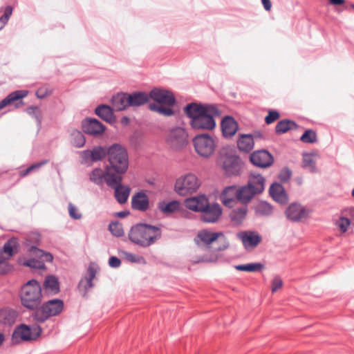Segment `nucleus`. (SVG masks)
<instances>
[{
	"mask_svg": "<svg viewBox=\"0 0 354 354\" xmlns=\"http://www.w3.org/2000/svg\"><path fill=\"white\" fill-rule=\"evenodd\" d=\"M185 111L194 129L212 130L216 126L214 118L221 115V111L214 104L192 103L186 106Z\"/></svg>",
	"mask_w": 354,
	"mask_h": 354,
	"instance_id": "obj_1",
	"label": "nucleus"
},
{
	"mask_svg": "<svg viewBox=\"0 0 354 354\" xmlns=\"http://www.w3.org/2000/svg\"><path fill=\"white\" fill-rule=\"evenodd\" d=\"M198 239L205 245L204 254L201 259L194 260L195 263L215 262L219 255L218 252L229 247V241L222 232H213L207 230L198 232Z\"/></svg>",
	"mask_w": 354,
	"mask_h": 354,
	"instance_id": "obj_2",
	"label": "nucleus"
},
{
	"mask_svg": "<svg viewBox=\"0 0 354 354\" xmlns=\"http://www.w3.org/2000/svg\"><path fill=\"white\" fill-rule=\"evenodd\" d=\"M161 237L160 228L151 225L138 223L131 227L129 238L131 242L142 247H148Z\"/></svg>",
	"mask_w": 354,
	"mask_h": 354,
	"instance_id": "obj_3",
	"label": "nucleus"
},
{
	"mask_svg": "<svg viewBox=\"0 0 354 354\" xmlns=\"http://www.w3.org/2000/svg\"><path fill=\"white\" fill-rule=\"evenodd\" d=\"M107 165L114 176L120 178L124 174L129 168V157L127 150L122 145L114 144L108 148Z\"/></svg>",
	"mask_w": 354,
	"mask_h": 354,
	"instance_id": "obj_4",
	"label": "nucleus"
},
{
	"mask_svg": "<svg viewBox=\"0 0 354 354\" xmlns=\"http://www.w3.org/2000/svg\"><path fill=\"white\" fill-rule=\"evenodd\" d=\"M265 189V178L260 174L252 173L246 185L237 187L238 201L247 205L254 197L262 193Z\"/></svg>",
	"mask_w": 354,
	"mask_h": 354,
	"instance_id": "obj_5",
	"label": "nucleus"
},
{
	"mask_svg": "<svg viewBox=\"0 0 354 354\" xmlns=\"http://www.w3.org/2000/svg\"><path fill=\"white\" fill-rule=\"evenodd\" d=\"M150 97L156 102L149 104L150 110L165 116L174 114L171 106L175 103V97L171 92L155 88L150 92Z\"/></svg>",
	"mask_w": 354,
	"mask_h": 354,
	"instance_id": "obj_6",
	"label": "nucleus"
},
{
	"mask_svg": "<svg viewBox=\"0 0 354 354\" xmlns=\"http://www.w3.org/2000/svg\"><path fill=\"white\" fill-rule=\"evenodd\" d=\"M23 306L28 309L37 308L41 301V288L36 280L28 281L21 288L20 294Z\"/></svg>",
	"mask_w": 354,
	"mask_h": 354,
	"instance_id": "obj_7",
	"label": "nucleus"
},
{
	"mask_svg": "<svg viewBox=\"0 0 354 354\" xmlns=\"http://www.w3.org/2000/svg\"><path fill=\"white\" fill-rule=\"evenodd\" d=\"M201 186V181L194 174L180 176L176 180L175 192L180 196H187L196 192Z\"/></svg>",
	"mask_w": 354,
	"mask_h": 354,
	"instance_id": "obj_8",
	"label": "nucleus"
},
{
	"mask_svg": "<svg viewBox=\"0 0 354 354\" xmlns=\"http://www.w3.org/2000/svg\"><path fill=\"white\" fill-rule=\"evenodd\" d=\"M64 308V302L55 299L44 303L33 314V318L39 322H44L49 317L58 315Z\"/></svg>",
	"mask_w": 354,
	"mask_h": 354,
	"instance_id": "obj_9",
	"label": "nucleus"
},
{
	"mask_svg": "<svg viewBox=\"0 0 354 354\" xmlns=\"http://www.w3.org/2000/svg\"><path fill=\"white\" fill-rule=\"evenodd\" d=\"M41 329L39 326H32L30 327L25 324H21L17 327L12 335V342L15 344H18L21 342H28L36 339L41 334Z\"/></svg>",
	"mask_w": 354,
	"mask_h": 354,
	"instance_id": "obj_10",
	"label": "nucleus"
},
{
	"mask_svg": "<svg viewBox=\"0 0 354 354\" xmlns=\"http://www.w3.org/2000/svg\"><path fill=\"white\" fill-rule=\"evenodd\" d=\"M193 144L197 153L203 157H209L215 150L214 140L207 133L195 136L193 139Z\"/></svg>",
	"mask_w": 354,
	"mask_h": 354,
	"instance_id": "obj_11",
	"label": "nucleus"
},
{
	"mask_svg": "<svg viewBox=\"0 0 354 354\" xmlns=\"http://www.w3.org/2000/svg\"><path fill=\"white\" fill-rule=\"evenodd\" d=\"M90 180L96 185H101L105 182L108 186H113L120 180V178L114 176L113 172L106 166L105 170L100 168L93 169L90 175Z\"/></svg>",
	"mask_w": 354,
	"mask_h": 354,
	"instance_id": "obj_12",
	"label": "nucleus"
},
{
	"mask_svg": "<svg viewBox=\"0 0 354 354\" xmlns=\"http://www.w3.org/2000/svg\"><path fill=\"white\" fill-rule=\"evenodd\" d=\"M187 135L182 128L171 130L168 136L167 142L175 149H180L187 143Z\"/></svg>",
	"mask_w": 354,
	"mask_h": 354,
	"instance_id": "obj_13",
	"label": "nucleus"
},
{
	"mask_svg": "<svg viewBox=\"0 0 354 354\" xmlns=\"http://www.w3.org/2000/svg\"><path fill=\"white\" fill-rule=\"evenodd\" d=\"M250 160L253 165L261 168L271 166L274 161L272 156L266 150L253 152L250 156Z\"/></svg>",
	"mask_w": 354,
	"mask_h": 354,
	"instance_id": "obj_14",
	"label": "nucleus"
},
{
	"mask_svg": "<svg viewBox=\"0 0 354 354\" xmlns=\"http://www.w3.org/2000/svg\"><path fill=\"white\" fill-rule=\"evenodd\" d=\"M98 268L97 265L93 263L89 264L87 270V275L83 277L78 285L79 290L84 296L86 295L88 289L93 288V279L95 277Z\"/></svg>",
	"mask_w": 354,
	"mask_h": 354,
	"instance_id": "obj_15",
	"label": "nucleus"
},
{
	"mask_svg": "<svg viewBox=\"0 0 354 354\" xmlns=\"http://www.w3.org/2000/svg\"><path fill=\"white\" fill-rule=\"evenodd\" d=\"M310 211L298 203L290 204L286 211V215L291 221H299L308 217Z\"/></svg>",
	"mask_w": 354,
	"mask_h": 354,
	"instance_id": "obj_16",
	"label": "nucleus"
},
{
	"mask_svg": "<svg viewBox=\"0 0 354 354\" xmlns=\"http://www.w3.org/2000/svg\"><path fill=\"white\" fill-rule=\"evenodd\" d=\"M221 213L222 210L219 205H209L208 202L207 207L201 212V219L205 223H215L218 220Z\"/></svg>",
	"mask_w": 354,
	"mask_h": 354,
	"instance_id": "obj_17",
	"label": "nucleus"
},
{
	"mask_svg": "<svg viewBox=\"0 0 354 354\" xmlns=\"http://www.w3.org/2000/svg\"><path fill=\"white\" fill-rule=\"evenodd\" d=\"M239 238L246 250L254 249L261 241V237L257 233L250 231L239 233Z\"/></svg>",
	"mask_w": 354,
	"mask_h": 354,
	"instance_id": "obj_18",
	"label": "nucleus"
},
{
	"mask_svg": "<svg viewBox=\"0 0 354 354\" xmlns=\"http://www.w3.org/2000/svg\"><path fill=\"white\" fill-rule=\"evenodd\" d=\"M82 129L87 134L97 136L104 133L105 127L96 119H88L83 121Z\"/></svg>",
	"mask_w": 354,
	"mask_h": 354,
	"instance_id": "obj_19",
	"label": "nucleus"
},
{
	"mask_svg": "<svg viewBox=\"0 0 354 354\" xmlns=\"http://www.w3.org/2000/svg\"><path fill=\"white\" fill-rule=\"evenodd\" d=\"M221 201L226 207H232L238 201V189L235 185L225 187L221 194Z\"/></svg>",
	"mask_w": 354,
	"mask_h": 354,
	"instance_id": "obj_20",
	"label": "nucleus"
},
{
	"mask_svg": "<svg viewBox=\"0 0 354 354\" xmlns=\"http://www.w3.org/2000/svg\"><path fill=\"white\" fill-rule=\"evenodd\" d=\"M208 200L204 195L187 198L185 205L187 208L194 212H202L207 207Z\"/></svg>",
	"mask_w": 354,
	"mask_h": 354,
	"instance_id": "obj_21",
	"label": "nucleus"
},
{
	"mask_svg": "<svg viewBox=\"0 0 354 354\" xmlns=\"http://www.w3.org/2000/svg\"><path fill=\"white\" fill-rule=\"evenodd\" d=\"M122 176H120V180L118 183L113 186H109L115 189L114 196L117 201L120 204H123L127 202L130 194L129 187L122 185Z\"/></svg>",
	"mask_w": 354,
	"mask_h": 354,
	"instance_id": "obj_22",
	"label": "nucleus"
},
{
	"mask_svg": "<svg viewBox=\"0 0 354 354\" xmlns=\"http://www.w3.org/2000/svg\"><path fill=\"white\" fill-rule=\"evenodd\" d=\"M106 155L108 156V149L102 147H97L92 150H86L82 152L83 158L86 161L89 160L95 162L99 161L103 159Z\"/></svg>",
	"mask_w": 354,
	"mask_h": 354,
	"instance_id": "obj_23",
	"label": "nucleus"
},
{
	"mask_svg": "<svg viewBox=\"0 0 354 354\" xmlns=\"http://www.w3.org/2000/svg\"><path fill=\"white\" fill-rule=\"evenodd\" d=\"M221 129L225 137L230 138L236 133L238 124L233 118L226 116L221 122Z\"/></svg>",
	"mask_w": 354,
	"mask_h": 354,
	"instance_id": "obj_24",
	"label": "nucleus"
},
{
	"mask_svg": "<svg viewBox=\"0 0 354 354\" xmlns=\"http://www.w3.org/2000/svg\"><path fill=\"white\" fill-rule=\"evenodd\" d=\"M223 169L228 176H236L240 173L241 165L236 157L230 156L223 162Z\"/></svg>",
	"mask_w": 354,
	"mask_h": 354,
	"instance_id": "obj_25",
	"label": "nucleus"
},
{
	"mask_svg": "<svg viewBox=\"0 0 354 354\" xmlns=\"http://www.w3.org/2000/svg\"><path fill=\"white\" fill-rule=\"evenodd\" d=\"M270 194L276 202L281 204L288 203V198L283 186L279 183H274L270 187Z\"/></svg>",
	"mask_w": 354,
	"mask_h": 354,
	"instance_id": "obj_26",
	"label": "nucleus"
},
{
	"mask_svg": "<svg viewBox=\"0 0 354 354\" xmlns=\"http://www.w3.org/2000/svg\"><path fill=\"white\" fill-rule=\"evenodd\" d=\"M132 208L136 210L145 211L149 207V198L142 192L136 194L131 199Z\"/></svg>",
	"mask_w": 354,
	"mask_h": 354,
	"instance_id": "obj_27",
	"label": "nucleus"
},
{
	"mask_svg": "<svg viewBox=\"0 0 354 354\" xmlns=\"http://www.w3.org/2000/svg\"><path fill=\"white\" fill-rule=\"evenodd\" d=\"M113 109L116 111H122L130 106L129 95L126 93H119L112 98Z\"/></svg>",
	"mask_w": 354,
	"mask_h": 354,
	"instance_id": "obj_28",
	"label": "nucleus"
},
{
	"mask_svg": "<svg viewBox=\"0 0 354 354\" xmlns=\"http://www.w3.org/2000/svg\"><path fill=\"white\" fill-rule=\"evenodd\" d=\"M254 145L253 136L251 134H242L237 140L239 149L243 152H250Z\"/></svg>",
	"mask_w": 354,
	"mask_h": 354,
	"instance_id": "obj_29",
	"label": "nucleus"
},
{
	"mask_svg": "<svg viewBox=\"0 0 354 354\" xmlns=\"http://www.w3.org/2000/svg\"><path fill=\"white\" fill-rule=\"evenodd\" d=\"M43 286L44 291L50 295H53L59 292V281L55 276L49 275L46 277Z\"/></svg>",
	"mask_w": 354,
	"mask_h": 354,
	"instance_id": "obj_30",
	"label": "nucleus"
},
{
	"mask_svg": "<svg viewBox=\"0 0 354 354\" xmlns=\"http://www.w3.org/2000/svg\"><path fill=\"white\" fill-rule=\"evenodd\" d=\"M26 95L27 91H17L11 93L6 98L0 102V110L15 102L19 101V100L26 97Z\"/></svg>",
	"mask_w": 354,
	"mask_h": 354,
	"instance_id": "obj_31",
	"label": "nucleus"
},
{
	"mask_svg": "<svg viewBox=\"0 0 354 354\" xmlns=\"http://www.w3.org/2000/svg\"><path fill=\"white\" fill-rule=\"evenodd\" d=\"M247 212L248 209L246 207L233 209L230 214L232 222L236 225L241 224L246 217Z\"/></svg>",
	"mask_w": 354,
	"mask_h": 354,
	"instance_id": "obj_32",
	"label": "nucleus"
},
{
	"mask_svg": "<svg viewBox=\"0 0 354 354\" xmlns=\"http://www.w3.org/2000/svg\"><path fill=\"white\" fill-rule=\"evenodd\" d=\"M128 95L130 106H141L149 100L148 95L144 92L134 93L130 95L128 94Z\"/></svg>",
	"mask_w": 354,
	"mask_h": 354,
	"instance_id": "obj_33",
	"label": "nucleus"
},
{
	"mask_svg": "<svg viewBox=\"0 0 354 354\" xmlns=\"http://www.w3.org/2000/svg\"><path fill=\"white\" fill-rule=\"evenodd\" d=\"M95 113L106 122H111L114 120L112 109L106 105H100L97 107Z\"/></svg>",
	"mask_w": 354,
	"mask_h": 354,
	"instance_id": "obj_34",
	"label": "nucleus"
},
{
	"mask_svg": "<svg viewBox=\"0 0 354 354\" xmlns=\"http://www.w3.org/2000/svg\"><path fill=\"white\" fill-rule=\"evenodd\" d=\"M18 241L15 238L9 239L3 245V253L8 257H11L17 252Z\"/></svg>",
	"mask_w": 354,
	"mask_h": 354,
	"instance_id": "obj_35",
	"label": "nucleus"
},
{
	"mask_svg": "<svg viewBox=\"0 0 354 354\" xmlns=\"http://www.w3.org/2000/svg\"><path fill=\"white\" fill-rule=\"evenodd\" d=\"M255 212L260 216H268L272 212V207L266 201H260L254 207Z\"/></svg>",
	"mask_w": 354,
	"mask_h": 354,
	"instance_id": "obj_36",
	"label": "nucleus"
},
{
	"mask_svg": "<svg viewBox=\"0 0 354 354\" xmlns=\"http://www.w3.org/2000/svg\"><path fill=\"white\" fill-rule=\"evenodd\" d=\"M180 208V203L176 201L169 203H161L159 204V209L165 214H171L178 211Z\"/></svg>",
	"mask_w": 354,
	"mask_h": 354,
	"instance_id": "obj_37",
	"label": "nucleus"
},
{
	"mask_svg": "<svg viewBox=\"0 0 354 354\" xmlns=\"http://www.w3.org/2000/svg\"><path fill=\"white\" fill-rule=\"evenodd\" d=\"M296 124L291 120H283L277 123L275 127L276 132L279 134L285 133L288 131L295 129Z\"/></svg>",
	"mask_w": 354,
	"mask_h": 354,
	"instance_id": "obj_38",
	"label": "nucleus"
},
{
	"mask_svg": "<svg viewBox=\"0 0 354 354\" xmlns=\"http://www.w3.org/2000/svg\"><path fill=\"white\" fill-rule=\"evenodd\" d=\"M264 268L263 264L261 263H252L245 265H237L234 266V268L239 271L244 272H258Z\"/></svg>",
	"mask_w": 354,
	"mask_h": 354,
	"instance_id": "obj_39",
	"label": "nucleus"
},
{
	"mask_svg": "<svg viewBox=\"0 0 354 354\" xmlns=\"http://www.w3.org/2000/svg\"><path fill=\"white\" fill-rule=\"evenodd\" d=\"M71 143L77 148L82 147L85 144L84 135L77 130H73L71 133Z\"/></svg>",
	"mask_w": 354,
	"mask_h": 354,
	"instance_id": "obj_40",
	"label": "nucleus"
},
{
	"mask_svg": "<svg viewBox=\"0 0 354 354\" xmlns=\"http://www.w3.org/2000/svg\"><path fill=\"white\" fill-rule=\"evenodd\" d=\"M30 252L32 254L40 258L41 259V261H43V263L44 261L51 262L53 261V257L51 254L44 252L43 250H39L35 247H32Z\"/></svg>",
	"mask_w": 354,
	"mask_h": 354,
	"instance_id": "obj_41",
	"label": "nucleus"
},
{
	"mask_svg": "<svg viewBox=\"0 0 354 354\" xmlns=\"http://www.w3.org/2000/svg\"><path fill=\"white\" fill-rule=\"evenodd\" d=\"M303 165L305 168L308 169L312 172H315L316 170L315 160L313 154L307 153L304 155Z\"/></svg>",
	"mask_w": 354,
	"mask_h": 354,
	"instance_id": "obj_42",
	"label": "nucleus"
},
{
	"mask_svg": "<svg viewBox=\"0 0 354 354\" xmlns=\"http://www.w3.org/2000/svg\"><path fill=\"white\" fill-rule=\"evenodd\" d=\"M300 140L305 143H314L317 141V135L313 130H306L301 136Z\"/></svg>",
	"mask_w": 354,
	"mask_h": 354,
	"instance_id": "obj_43",
	"label": "nucleus"
},
{
	"mask_svg": "<svg viewBox=\"0 0 354 354\" xmlns=\"http://www.w3.org/2000/svg\"><path fill=\"white\" fill-rule=\"evenodd\" d=\"M109 230L115 236H122L124 234V230L121 223L114 222L109 224Z\"/></svg>",
	"mask_w": 354,
	"mask_h": 354,
	"instance_id": "obj_44",
	"label": "nucleus"
},
{
	"mask_svg": "<svg viewBox=\"0 0 354 354\" xmlns=\"http://www.w3.org/2000/svg\"><path fill=\"white\" fill-rule=\"evenodd\" d=\"M336 225L342 233H345L351 225V221L347 218L341 217L336 221Z\"/></svg>",
	"mask_w": 354,
	"mask_h": 354,
	"instance_id": "obj_45",
	"label": "nucleus"
},
{
	"mask_svg": "<svg viewBox=\"0 0 354 354\" xmlns=\"http://www.w3.org/2000/svg\"><path fill=\"white\" fill-rule=\"evenodd\" d=\"M280 118V114L278 111L274 110L268 111V115L265 118V122L267 124H270L277 121Z\"/></svg>",
	"mask_w": 354,
	"mask_h": 354,
	"instance_id": "obj_46",
	"label": "nucleus"
},
{
	"mask_svg": "<svg viewBox=\"0 0 354 354\" xmlns=\"http://www.w3.org/2000/svg\"><path fill=\"white\" fill-rule=\"evenodd\" d=\"M24 265H26L28 267L32 268L38 269V270H43L45 268V265H44V263H43V261L35 260V259H30V260L27 261L24 263Z\"/></svg>",
	"mask_w": 354,
	"mask_h": 354,
	"instance_id": "obj_47",
	"label": "nucleus"
},
{
	"mask_svg": "<svg viewBox=\"0 0 354 354\" xmlns=\"http://www.w3.org/2000/svg\"><path fill=\"white\" fill-rule=\"evenodd\" d=\"M283 281L279 277H275L271 282L272 285V292H276L278 290L281 289L283 287Z\"/></svg>",
	"mask_w": 354,
	"mask_h": 354,
	"instance_id": "obj_48",
	"label": "nucleus"
},
{
	"mask_svg": "<svg viewBox=\"0 0 354 354\" xmlns=\"http://www.w3.org/2000/svg\"><path fill=\"white\" fill-rule=\"evenodd\" d=\"M68 212L70 216L74 219H80L82 217V214L72 203H69L68 205Z\"/></svg>",
	"mask_w": 354,
	"mask_h": 354,
	"instance_id": "obj_49",
	"label": "nucleus"
},
{
	"mask_svg": "<svg viewBox=\"0 0 354 354\" xmlns=\"http://www.w3.org/2000/svg\"><path fill=\"white\" fill-rule=\"evenodd\" d=\"M51 94V91L46 87H41L36 91V95L38 98L42 99Z\"/></svg>",
	"mask_w": 354,
	"mask_h": 354,
	"instance_id": "obj_50",
	"label": "nucleus"
},
{
	"mask_svg": "<svg viewBox=\"0 0 354 354\" xmlns=\"http://www.w3.org/2000/svg\"><path fill=\"white\" fill-rule=\"evenodd\" d=\"M45 163H46V162H41V163H37V164L32 165L30 167H29L28 168H27L26 170L22 171L20 173V176L24 177V176L28 175L32 170H34V169H35L37 168L40 167L41 165H44Z\"/></svg>",
	"mask_w": 354,
	"mask_h": 354,
	"instance_id": "obj_51",
	"label": "nucleus"
},
{
	"mask_svg": "<svg viewBox=\"0 0 354 354\" xmlns=\"http://www.w3.org/2000/svg\"><path fill=\"white\" fill-rule=\"evenodd\" d=\"M291 176V171L289 169H287V168H284L283 169L280 174H279V178L283 180V181H286L288 179H289V178Z\"/></svg>",
	"mask_w": 354,
	"mask_h": 354,
	"instance_id": "obj_52",
	"label": "nucleus"
},
{
	"mask_svg": "<svg viewBox=\"0 0 354 354\" xmlns=\"http://www.w3.org/2000/svg\"><path fill=\"white\" fill-rule=\"evenodd\" d=\"M109 263L110 266L117 268L120 265V260L115 257H111L109 259Z\"/></svg>",
	"mask_w": 354,
	"mask_h": 354,
	"instance_id": "obj_53",
	"label": "nucleus"
},
{
	"mask_svg": "<svg viewBox=\"0 0 354 354\" xmlns=\"http://www.w3.org/2000/svg\"><path fill=\"white\" fill-rule=\"evenodd\" d=\"M262 5L263 6V8L268 11L270 12L272 8V3L270 0H261Z\"/></svg>",
	"mask_w": 354,
	"mask_h": 354,
	"instance_id": "obj_54",
	"label": "nucleus"
},
{
	"mask_svg": "<svg viewBox=\"0 0 354 354\" xmlns=\"http://www.w3.org/2000/svg\"><path fill=\"white\" fill-rule=\"evenodd\" d=\"M12 12V8L11 6H7L5 9L4 14L3 15L6 16L8 19L11 16Z\"/></svg>",
	"mask_w": 354,
	"mask_h": 354,
	"instance_id": "obj_55",
	"label": "nucleus"
},
{
	"mask_svg": "<svg viewBox=\"0 0 354 354\" xmlns=\"http://www.w3.org/2000/svg\"><path fill=\"white\" fill-rule=\"evenodd\" d=\"M127 258L128 260H129L131 262H136L137 261V257L134 254H127Z\"/></svg>",
	"mask_w": 354,
	"mask_h": 354,
	"instance_id": "obj_56",
	"label": "nucleus"
},
{
	"mask_svg": "<svg viewBox=\"0 0 354 354\" xmlns=\"http://www.w3.org/2000/svg\"><path fill=\"white\" fill-rule=\"evenodd\" d=\"M253 136V140L254 138H263V134L260 131H255L253 134H251Z\"/></svg>",
	"mask_w": 354,
	"mask_h": 354,
	"instance_id": "obj_57",
	"label": "nucleus"
},
{
	"mask_svg": "<svg viewBox=\"0 0 354 354\" xmlns=\"http://www.w3.org/2000/svg\"><path fill=\"white\" fill-rule=\"evenodd\" d=\"M330 3L333 5L339 6L344 3V0H329Z\"/></svg>",
	"mask_w": 354,
	"mask_h": 354,
	"instance_id": "obj_58",
	"label": "nucleus"
},
{
	"mask_svg": "<svg viewBox=\"0 0 354 354\" xmlns=\"http://www.w3.org/2000/svg\"><path fill=\"white\" fill-rule=\"evenodd\" d=\"M8 18L6 17V16H4V15H2L1 17H0V21L3 24L5 25L8 21Z\"/></svg>",
	"mask_w": 354,
	"mask_h": 354,
	"instance_id": "obj_59",
	"label": "nucleus"
},
{
	"mask_svg": "<svg viewBox=\"0 0 354 354\" xmlns=\"http://www.w3.org/2000/svg\"><path fill=\"white\" fill-rule=\"evenodd\" d=\"M4 341V335L2 333H0V346Z\"/></svg>",
	"mask_w": 354,
	"mask_h": 354,
	"instance_id": "obj_60",
	"label": "nucleus"
},
{
	"mask_svg": "<svg viewBox=\"0 0 354 354\" xmlns=\"http://www.w3.org/2000/svg\"><path fill=\"white\" fill-rule=\"evenodd\" d=\"M127 215V213L124 212H120L118 213V216L120 217H124Z\"/></svg>",
	"mask_w": 354,
	"mask_h": 354,
	"instance_id": "obj_61",
	"label": "nucleus"
},
{
	"mask_svg": "<svg viewBox=\"0 0 354 354\" xmlns=\"http://www.w3.org/2000/svg\"><path fill=\"white\" fill-rule=\"evenodd\" d=\"M22 105V102L21 101H19L17 104H16V106L17 107H19V106H21Z\"/></svg>",
	"mask_w": 354,
	"mask_h": 354,
	"instance_id": "obj_62",
	"label": "nucleus"
},
{
	"mask_svg": "<svg viewBox=\"0 0 354 354\" xmlns=\"http://www.w3.org/2000/svg\"><path fill=\"white\" fill-rule=\"evenodd\" d=\"M352 196L354 197V189L352 190Z\"/></svg>",
	"mask_w": 354,
	"mask_h": 354,
	"instance_id": "obj_63",
	"label": "nucleus"
},
{
	"mask_svg": "<svg viewBox=\"0 0 354 354\" xmlns=\"http://www.w3.org/2000/svg\"><path fill=\"white\" fill-rule=\"evenodd\" d=\"M351 7L353 9H354V4H351Z\"/></svg>",
	"mask_w": 354,
	"mask_h": 354,
	"instance_id": "obj_64",
	"label": "nucleus"
}]
</instances>
